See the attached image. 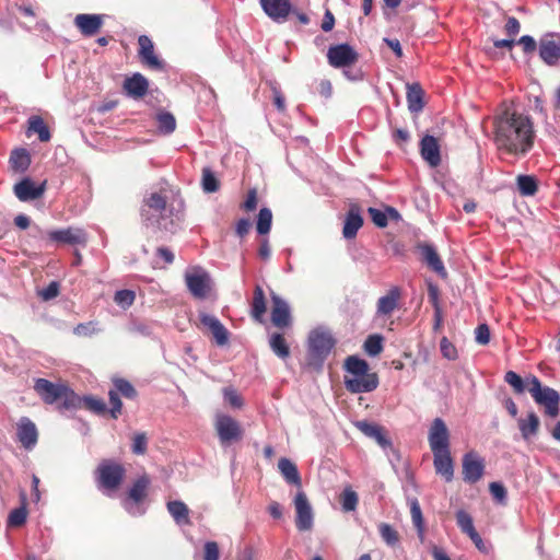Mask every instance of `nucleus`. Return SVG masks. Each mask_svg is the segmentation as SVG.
<instances>
[{"instance_id":"nucleus-1","label":"nucleus","mask_w":560,"mask_h":560,"mask_svg":"<svg viewBox=\"0 0 560 560\" xmlns=\"http://www.w3.org/2000/svg\"><path fill=\"white\" fill-rule=\"evenodd\" d=\"M494 141L499 150L524 155L534 145L535 131L529 116L517 112H504L494 120Z\"/></svg>"},{"instance_id":"nucleus-2","label":"nucleus","mask_w":560,"mask_h":560,"mask_svg":"<svg viewBox=\"0 0 560 560\" xmlns=\"http://www.w3.org/2000/svg\"><path fill=\"white\" fill-rule=\"evenodd\" d=\"M343 368L351 377L345 376V386L352 394L371 393L380 384L375 372H370L369 363L358 355H349L345 360Z\"/></svg>"},{"instance_id":"nucleus-3","label":"nucleus","mask_w":560,"mask_h":560,"mask_svg":"<svg viewBox=\"0 0 560 560\" xmlns=\"http://www.w3.org/2000/svg\"><path fill=\"white\" fill-rule=\"evenodd\" d=\"M34 390L47 405L59 402V410H74L81 408V397L65 384L52 383L46 378H36Z\"/></svg>"},{"instance_id":"nucleus-4","label":"nucleus","mask_w":560,"mask_h":560,"mask_svg":"<svg viewBox=\"0 0 560 560\" xmlns=\"http://www.w3.org/2000/svg\"><path fill=\"white\" fill-rule=\"evenodd\" d=\"M335 345L336 340L329 331L322 329L312 330L307 340V365L315 370H320Z\"/></svg>"},{"instance_id":"nucleus-5","label":"nucleus","mask_w":560,"mask_h":560,"mask_svg":"<svg viewBox=\"0 0 560 560\" xmlns=\"http://www.w3.org/2000/svg\"><path fill=\"white\" fill-rule=\"evenodd\" d=\"M527 390L534 401L544 408L546 416L556 418L560 412V394L555 388L544 386L535 375L527 377Z\"/></svg>"},{"instance_id":"nucleus-6","label":"nucleus","mask_w":560,"mask_h":560,"mask_svg":"<svg viewBox=\"0 0 560 560\" xmlns=\"http://www.w3.org/2000/svg\"><path fill=\"white\" fill-rule=\"evenodd\" d=\"M125 472L126 470L122 465L110 459L102 460L95 470L97 488L104 493L109 494L121 485Z\"/></svg>"},{"instance_id":"nucleus-7","label":"nucleus","mask_w":560,"mask_h":560,"mask_svg":"<svg viewBox=\"0 0 560 560\" xmlns=\"http://www.w3.org/2000/svg\"><path fill=\"white\" fill-rule=\"evenodd\" d=\"M151 480L148 475L138 477L130 487L127 497L122 500L124 509L132 516L143 515L147 508L143 502L148 495Z\"/></svg>"},{"instance_id":"nucleus-8","label":"nucleus","mask_w":560,"mask_h":560,"mask_svg":"<svg viewBox=\"0 0 560 560\" xmlns=\"http://www.w3.org/2000/svg\"><path fill=\"white\" fill-rule=\"evenodd\" d=\"M185 283L191 295L199 300L207 299L212 289V280L209 272L199 266L186 270Z\"/></svg>"},{"instance_id":"nucleus-9","label":"nucleus","mask_w":560,"mask_h":560,"mask_svg":"<svg viewBox=\"0 0 560 560\" xmlns=\"http://www.w3.org/2000/svg\"><path fill=\"white\" fill-rule=\"evenodd\" d=\"M326 56L329 66L335 69L355 65L359 60L358 51L347 43L330 46Z\"/></svg>"},{"instance_id":"nucleus-10","label":"nucleus","mask_w":560,"mask_h":560,"mask_svg":"<svg viewBox=\"0 0 560 560\" xmlns=\"http://www.w3.org/2000/svg\"><path fill=\"white\" fill-rule=\"evenodd\" d=\"M428 440L432 453L451 451L450 432L443 419L435 418L432 421Z\"/></svg>"},{"instance_id":"nucleus-11","label":"nucleus","mask_w":560,"mask_h":560,"mask_svg":"<svg viewBox=\"0 0 560 560\" xmlns=\"http://www.w3.org/2000/svg\"><path fill=\"white\" fill-rule=\"evenodd\" d=\"M294 506L296 511L295 526L300 532H307L313 528L314 514L306 494L299 491L294 498Z\"/></svg>"},{"instance_id":"nucleus-12","label":"nucleus","mask_w":560,"mask_h":560,"mask_svg":"<svg viewBox=\"0 0 560 560\" xmlns=\"http://www.w3.org/2000/svg\"><path fill=\"white\" fill-rule=\"evenodd\" d=\"M215 429L222 444L240 441L243 438L240 423L228 415L217 418Z\"/></svg>"},{"instance_id":"nucleus-13","label":"nucleus","mask_w":560,"mask_h":560,"mask_svg":"<svg viewBox=\"0 0 560 560\" xmlns=\"http://www.w3.org/2000/svg\"><path fill=\"white\" fill-rule=\"evenodd\" d=\"M539 57L548 66L560 61V34H546L539 39Z\"/></svg>"},{"instance_id":"nucleus-14","label":"nucleus","mask_w":560,"mask_h":560,"mask_svg":"<svg viewBox=\"0 0 560 560\" xmlns=\"http://www.w3.org/2000/svg\"><path fill=\"white\" fill-rule=\"evenodd\" d=\"M485 474V460L470 451L463 456V478L468 483L478 482Z\"/></svg>"},{"instance_id":"nucleus-15","label":"nucleus","mask_w":560,"mask_h":560,"mask_svg":"<svg viewBox=\"0 0 560 560\" xmlns=\"http://www.w3.org/2000/svg\"><path fill=\"white\" fill-rule=\"evenodd\" d=\"M48 237L52 242L68 245L85 246L88 243V234L81 228L70 226L67 229L54 230L48 232Z\"/></svg>"},{"instance_id":"nucleus-16","label":"nucleus","mask_w":560,"mask_h":560,"mask_svg":"<svg viewBox=\"0 0 560 560\" xmlns=\"http://www.w3.org/2000/svg\"><path fill=\"white\" fill-rule=\"evenodd\" d=\"M16 439L21 445L31 451L38 441V431L35 423L27 417H22L16 424Z\"/></svg>"},{"instance_id":"nucleus-17","label":"nucleus","mask_w":560,"mask_h":560,"mask_svg":"<svg viewBox=\"0 0 560 560\" xmlns=\"http://www.w3.org/2000/svg\"><path fill=\"white\" fill-rule=\"evenodd\" d=\"M138 56L141 62L150 69L162 70L164 67L163 61L155 55L154 45L151 38L147 35H140L138 38Z\"/></svg>"},{"instance_id":"nucleus-18","label":"nucleus","mask_w":560,"mask_h":560,"mask_svg":"<svg viewBox=\"0 0 560 560\" xmlns=\"http://www.w3.org/2000/svg\"><path fill=\"white\" fill-rule=\"evenodd\" d=\"M271 322L278 328H287L291 326V313L287 301L271 291Z\"/></svg>"},{"instance_id":"nucleus-19","label":"nucleus","mask_w":560,"mask_h":560,"mask_svg":"<svg viewBox=\"0 0 560 560\" xmlns=\"http://www.w3.org/2000/svg\"><path fill=\"white\" fill-rule=\"evenodd\" d=\"M417 248L421 254L422 261L425 262L432 271L441 278H445L447 276L444 264L438 254L436 248L432 244L419 243Z\"/></svg>"},{"instance_id":"nucleus-20","label":"nucleus","mask_w":560,"mask_h":560,"mask_svg":"<svg viewBox=\"0 0 560 560\" xmlns=\"http://www.w3.org/2000/svg\"><path fill=\"white\" fill-rule=\"evenodd\" d=\"M122 90L128 97L140 100L148 93L149 81L143 74L136 72L124 80Z\"/></svg>"},{"instance_id":"nucleus-21","label":"nucleus","mask_w":560,"mask_h":560,"mask_svg":"<svg viewBox=\"0 0 560 560\" xmlns=\"http://www.w3.org/2000/svg\"><path fill=\"white\" fill-rule=\"evenodd\" d=\"M46 190V182L39 185L30 178H24L14 186V194L21 201L35 200L44 195Z\"/></svg>"},{"instance_id":"nucleus-22","label":"nucleus","mask_w":560,"mask_h":560,"mask_svg":"<svg viewBox=\"0 0 560 560\" xmlns=\"http://www.w3.org/2000/svg\"><path fill=\"white\" fill-rule=\"evenodd\" d=\"M264 12L276 22H284L291 11L290 0H260Z\"/></svg>"},{"instance_id":"nucleus-23","label":"nucleus","mask_w":560,"mask_h":560,"mask_svg":"<svg viewBox=\"0 0 560 560\" xmlns=\"http://www.w3.org/2000/svg\"><path fill=\"white\" fill-rule=\"evenodd\" d=\"M74 25L83 36L91 37L101 30L103 25V16L100 14H78L74 18Z\"/></svg>"},{"instance_id":"nucleus-24","label":"nucleus","mask_w":560,"mask_h":560,"mask_svg":"<svg viewBox=\"0 0 560 560\" xmlns=\"http://www.w3.org/2000/svg\"><path fill=\"white\" fill-rule=\"evenodd\" d=\"M355 427L366 436L375 440L380 446L384 450L387 447H392V441L386 435V432L383 427L377 423L369 422V421H358Z\"/></svg>"},{"instance_id":"nucleus-25","label":"nucleus","mask_w":560,"mask_h":560,"mask_svg":"<svg viewBox=\"0 0 560 560\" xmlns=\"http://www.w3.org/2000/svg\"><path fill=\"white\" fill-rule=\"evenodd\" d=\"M420 153L431 166L435 167L441 163L440 145L433 136L427 135L421 139Z\"/></svg>"},{"instance_id":"nucleus-26","label":"nucleus","mask_w":560,"mask_h":560,"mask_svg":"<svg viewBox=\"0 0 560 560\" xmlns=\"http://www.w3.org/2000/svg\"><path fill=\"white\" fill-rule=\"evenodd\" d=\"M433 465L435 472L441 475L446 482L453 480L454 463L451 456V451L433 453Z\"/></svg>"},{"instance_id":"nucleus-27","label":"nucleus","mask_w":560,"mask_h":560,"mask_svg":"<svg viewBox=\"0 0 560 560\" xmlns=\"http://www.w3.org/2000/svg\"><path fill=\"white\" fill-rule=\"evenodd\" d=\"M363 225V218L358 206L352 205L348 210L343 223L342 235L346 240H352Z\"/></svg>"},{"instance_id":"nucleus-28","label":"nucleus","mask_w":560,"mask_h":560,"mask_svg":"<svg viewBox=\"0 0 560 560\" xmlns=\"http://www.w3.org/2000/svg\"><path fill=\"white\" fill-rule=\"evenodd\" d=\"M407 92H406V98L408 103V109L411 113H419L424 107V91L420 83L413 82V83H407L406 85Z\"/></svg>"},{"instance_id":"nucleus-29","label":"nucleus","mask_w":560,"mask_h":560,"mask_svg":"<svg viewBox=\"0 0 560 560\" xmlns=\"http://www.w3.org/2000/svg\"><path fill=\"white\" fill-rule=\"evenodd\" d=\"M517 423L521 435L525 441L535 438L540 427V420L534 411L528 412L526 418H520Z\"/></svg>"},{"instance_id":"nucleus-30","label":"nucleus","mask_w":560,"mask_h":560,"mask_svg":"<svg viewBox=\"0 0 560 560\" xmlns=\"http://www.w3.org/2000/svg\"><path fill=\"white\" fill-rule=\"evenodd\" d=\"M266 311L267 304L265 292L261 285L256 284L253 292V299L250 302V315L256 322L261 323Z\"/></svg>"},{"instance_id":"nucleus-31","label":"nucleus","mask_w":560,"mask_h":560,"mask_svg":"<svg viewBox=\"0 0 560 560\" xmlns=\"http://www.w3.org/2000/svg\"><path fill=\"white\" fill-rule=\"evenodd\" d=\"M278 468L284 480L293 486L301 487V476L296 465L289 458L282 457L278 462Z\"/></svg>"},{"instance_id":"nucleus-32","label":"nucleus","mask_w":560,"mask_h":560,"mask_svg":"<svg viewBox=\"0 0 560 560\" xmlns=\"http://www.w3.org/2000/svg\"><path fill=\"white\" fill-rule=\"evenodd\" d=\"M167 511L178 525H189V510L187 505L179 500L168 501Z\"/></svg>"},{"instance_id":"nucleus-33","label":"nucleus","mask_w":560,"mask_h":560,"mask_svg":"<svg viewBox=\"0 0 560 560\" xmlns=\"http://www.w3.org/2000/svg\"><path fill=\"white\" fill-rule=\"evenodd\" d=\"M398 299L399 292L397 288L390 290L388 294L381 296L377 301V314H392L394 310L397 307Z\"/></svg>"},{"instance_id":"nucleus-34","label":"nucleus","mask_w":560,"mask_h":560,"mask_svg":"<svg viewBox=\"0 0 560 560\" xmlns=\"http://www.w3.org/2000/svg\"><path fill=\"white\" fill-rule=\"evenodd\" d=\"M10 164L15 172H24L31 164V156L26 149H15L10 156Z\"/></svg>"},{"instance_id":"nucleus-35","label":"nucleus","mask_w":560,"mask_h":560,"mask_svg":"<svg viewBox=\"0 0 560 560\" xmlns=\"http://www.w3.org/2000/svg\"><path fill=\"white\" fill-rule=\"evenodd\" d=\"M269 346L272 352L280 359L285 360L290 357V348L282 334L275 332L269 338Z\"/></svg>"},{"instance_id":"nucleus-36","label":"nucleus","mask_w":560,"mask_h":560,"mask_svg":"<svg viewBox=\"0 0 560 560\" xmlns=\"http://www.w3.org/2000/svg\"><path fill=\"white\" fill-rule=\"evenodd\" d=\"M28 132H34L38 135V139L42 142H47L50 140L51 135L50 131L45 124L44 119L40 116H31L28 118Z\"/></svg>"},{"instance_id":"nucleus-37","label":"nucleus","mask_w":560,"mask_h":560,"mask_svg":"<svg viewBox=\"0 0 560 560\" xmlns=\"http://www.w3.org/2000/svg\"><path fill=\"white\" fill-rule=\"evenodd\" d=\"M158 129L163 135H171L176 129V119L170 112H160L156 115Z\"/></svg>"},{"instance_id":"nucleus-38","label":"nucleus","mask_w":560,"mask_h":560,"mask_svg":"<svg viewBox=\"0 0 560 560\" xmlns=\"http://www.w3.org/2000/svg\"><path fill=\"white\" fill-rule=\"evenodd\" d=\"M410 514H411L412 524L417 529L418 536L421 540H423L425 527H424L422 511H421L420 504L417 499H413L411 501Z\"/></svg>"},{"instance_id":"nucleus-39","label":"nucleus","mask_w":560,"mask_h":560,"mask_svg":"<svg viewBox=\"0 0 560 560\" xmlns=\"http://www.w3.org/2000/svg\"><path fill=\"white\" fill-rule=\"evenodd\" d=\"M516 184L518 192L522 196H533L538 189L535 177L530 175H518L516 178Z\"/></svg>"},{"instance_id":"nucleus-40","label":"nucleus","mask_w":560,"mask_h":560,"mask_svg":"<svg viewBox=\"0 0 560 560\" xmlns=\"http://www.w3.org/2000/svg\"><path fill=\"white\" fill-rule=\"evenodd\" d=\"M272 223V212L269 208H261L259 210L257 222H256V230L258 234L265 235L270 232Z\"/></svg>"},{"instance_id":"nucleus-41","label":"nucleus","mask_w":560,"mask_h":560,"mask_svg":"<svg viewBox=\"0 0 560 560\" xmlns=\"http://www.w3.org/2000/svg\"><path fill=\"white\" fill-rule=\"evenodd\" d=\"M113 388L127 399H135L138 396L135 386L125 378H115L113 381Z\"/></svg>"},{"instance_id":"nucleus-42","label":"nucleus","mask_w":560,"mask_h":560,"mask_svg":"<svg viewBox=\"0 0 560 560\" xmlns=\"http://www.w3.org/2000/svg\"><path fill=\"white\" fill-rule=\"evenodd\" d=\"M504 381L513 388L515 394H523L527 389V377L523 380L516 372L508 371Z\"/></svg>"},{"instance_id":"nucleus-43","label":"nucleus","mask_w":560,"mask_h":560,"mask_svg":"<svg viewBox=\"0 0 560 560\" xmlns=\"http://www.w3.org/2000/svg\"><path fill=\"white\" fill-rule=\"evenodd\" d=\"M363 349L371 357L378 355L383 351V337L370 335L364 341Z\"/></svg>"},{"instance_id":"nucleus-44","label":"nucleus","mask_w":560,"mask_h":560,"mask_svg":"<svg viewBox=\"0 0 560 560\" xmlns=\"http://www.w3.org/2000/svg\"><path fill=\"white\" fill-rule=\"evenodd\" d=\"M82 404L85 409L96 415H104L107 411L106 404L101 398H96L93 396H84L83 398H81V405Z\"/></svg>"},{"instance_id":"nucleus-45","label":"nucleus","mask_w":560,"mask_h":560,"mask_svg":"<svg viewBox=\"0 0 560 560\" xmlns=\"http://www.w3.org/2000/svg\"><path fill=\"white\" fill-rule=\"evenodd\" d=\"M378 532L382 537V539L390 547H394L399 541V536L397 530L390 526L389 524L382 523L378 526Z\"/></svg>"},{"instance_id":"nucleus-46","label":"nucleus","mask_w":560,"mask_h":560,"mask_svg":"<svg viewBox=\"0 0 560 560\" xmlns=\"http://www.w3.org/2000/svg\"><path fill=\"white\" fill-rule=\"evenodd\" d=\"M340 501L342 509L346 512H351L357 509L359 497L351 488H346L341 493Z\"/></svg>"},{"instance_id":"nucleus-47","label":"nucleus","mask_w":560,"mask_h":560,"mask_svg":"<svg viewBox=\"0 0 560 560\" xmlns=\"http://www.w3.org/2000/svg\"><path fill=\"white\" fill-rule=\"evenodd\" d=\"M220 188V183L217 179L214 173L209 168L202 170V189L206 192H215Z\"/></svg>"},{"instance_id":"nucleus-48","label":"nucleus","mask_w":560,"mask_h":560,"mask_svg":"<svg viewBox=\"0 0 560 560\" xmlns=\"http://www.w3.org/2000/svg\"><path fill=\"white\" fill-rule=\"evenodd\" d=\"M136 299V293L129 289L118 290L114 295V301L121 308L126 310L130 307Z\"/></svg>"},{"instance_id":"nucleus-49","label":"nucleus","mask_w":560,"mask_h":560,"mask_svg":"<svg viewBox=\"0 0 560 560\" xmlns=\"http://www.w3.org/2000/svg\"><path fill=\"white\" fill-rule=\"evenodd\" d=\"M456 522L460 530L467 535H470L476 530L474 526L472 517L469 513L464 510H459L456 512Z\"/></svg>"},{"instance_id":"nucleus-50","label":"nucleus","mask_w":560,"mask_h":560,"mask_svg":"<svg viewBox=\"0 0 560 560\" xmlns=\"http://www.w3.org/2000/svg\"><path fill=\"white\" fill-rule=\"evenodd\" d=\"M108 398L110 404L109 413L113 419H117L121 415L122 402L120 400L119 394L116 389L112 388L108 392Z\"/></svg>"},{"instance_id":"nucleus-51","label":"nucleus","mask_w":560,"mask_h":560,"mask_svg":"<svg viewBox=\"0 0 560 560\" xmlns=\"http://www.w3.org/2000/svg\"><path fill=\"white\" fill-rule=\"evenodd\" d=\"M96 326L97 324L94 322L81 323L73 328V334L80 337H90L100 331Z\"/></svg>"},{"instance_id":"nucleus-52","label":"nucleus","mask_w":560,"mask_h":560,"mask_svg":"<svg viewBox=\"0 0 560 560\" xmlns=\"http://www.w3.org/2000/svg\"><path fill=\"white\" fill-rule=\"evenodd\" d=\"M145 206L156 212H162L165 210L166 200L162 195L153 192L145 199Z\"/></svg>"},{"instance_id":"nucleus-53","label":"nucleus","mask_w":560,"mask_h":560,"mask_svg":"<svg viewBox=\"0 0 560 560\" xmlns=\"http://www.w3.org/2000/svg\"><path fill=\"white\" fill-rule=\"evenodd\" d=\"M440 350L444 358L447 360H456L458 358V352L456 347L446 338L443 337L440 341Z\"/></svg>"},{"instance_id":"nucleus-54","label":"nucleus","mask_w":560,"mask_h":560,"mask_svg":"<svg viewBox=\"0 0 560 560\" xmlns=\"http://www.w3.org/2000/svg\"><path fill=\"white\" fill-rule=\"evenodd\" d=\"M368 212L370 214V218H371L372 222L376 226H378V228H386L387 226L388 220H387V212H386V210L383 211V210L370 207L368 209Z\"/></svg>"},{"instance_id":"nucleus-55","label":"nucleus","mask_w":560,"mask_h":560,"mask_svg":"<svg viewBox=\"0 0 560 560\" xmlns=\"http://www.w3.org/2000/svg\"><path fill=\"white\" fill-rule=\"evenodd\" d=\"M342 73L343 75L352 82H360L364 80V72L360 67H357L355 65L342 67Z\"/></svg>"},{"instance_id":"nucleus-56","label":"nucleus","mask_w":560,"mask_h":560,"mask_svg":"<svg viewBox=\"0 0 560 560\" xmlns=\"http://www.w3.org/2000/svg\"><path fill=\"white\" fill-rule=\"evenodd\" d=\"M489 491L494 500L499 503H504L506 501V489L501 482L493 481L489 485Z\"/></svg>"},{"instance_id":"nucleus-57","label":"nucleus","mask_w":560,"mask_h":560,"mask_svg":"<svg viewBox=\"0 0 560 560\" xmlns=\"http://www.w3.org/2000/svg\"><path fill=\"white\" fill-rule=\"evenodd\" d=\"M132 452L138 455H143L148 448V440L144 433H137L132 441Z\"/></svg>"},{"instance_id":"nucleus-58","label":"nucleus","mask_w":560,"mask_h":560,"mask_svg":"<svg viewBox=\"0 0 560 560\" xmlns=\"http://www.w3.org/2000/svg\"><path fill=\"white\" fill-rule=\"evenodd\" d=\"M9 525L21 526L26 522V511L23 508L14 509L9 514Z\"/></svg>"},{"instance_id":"nucleus-59","label":"nucleus","mask_w":560,"mask_h":560,"mask_svg":"<svg viewBox=\"0 0 560 560\" xmlns=\"http://www.w3.org/2000/svg\"><path fill=\"white\" fill-rule=\"evenodd\" d=\"M257 190L255 188H252L247 191L246 199L241 205V208L247 212L254 211L257 208Z\"/></svg>"},{"instance_id":"nucleus-60","label":"nucleus","mask_w":560,"mask_h":560,"mask_svg":"<svg viewBox=\"0 0 560 560\" xmlns=\"http://www.w3.org/2000/svg\"><path fill=\"white\" fill-rule=\"evenodd\" d=\"M213 338L215 339V342L219 346H224L229 341V331L224 327V325L221 323L219 326L214 327L213 330H211Z\"/></svg>"},{"instance_id":"nucleus-61","label":"nucleus","mask_w":560,"mask_h":560,"mask_svg":"<svg viewBox=\"0 0 560 560\" xmlns=\"http://www.w3.org/2000/svg\"><path fill=\"white\" fill-rule=\"evenodd\" d=\"M476 341L480 345H488L490 341V329L487 324H480L476 330Z\"/></svg>"},{"instance_id":"nucleus-62","label":"nucleus","mask_w":560,"mask_h":560,"mask_svg":"<svg viewBox=\"0 0 560 560\" xmlns=\"http://www.w3.org/2000/svg\"><path fill=\"white\" fill-rule=\"evenodd\" d=\"M59 294V283L56 281L50 282L46 288H44L39 295L44 301H49L55 299Z\"/></svg>"},{"instance_id":"nucleus-63","label":"nucleus","mask_w":560,"mask_h":560,"mask_svg":"<svg viewBox=\"0 0 560 560\" xmlns=\"http://www.w3.org/2000/svg\"><path fill=\"white\" fill-rule=\"evenodd\" d=\"M219 546L215 541L205 544V560H219Z\"/></svg>"},{"instance_id":"nucleus-64","label":"nucleus","mask_w":560,"mask_h":560,"mask_svg":"<svg viewBox=\"0 0 560 560\" xmlns=\"http://www.w3.org/2000/svg\"><path fill=\"white\" fill-rule=\"evenodd\" d=\"M225 400L234 408H241L243 405V400L237 392L233 388H229L224 390Z\"/></svg>"}]
</instances>
